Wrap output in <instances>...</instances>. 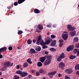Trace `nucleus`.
I'll return each mask as SVG.
<instances>
[{"label": "nucleus", "mask_w": 79, "mask_h": 79, "mask_svg": "<svg viewBox=\"0 0 79 79\" xmlns=\"http://www.w3.org/2000/svg\"><path fill=\"white\" fill-rule=\"evenodd\" d=\"M45 40H46L45 43L44 42V40H42V36L40 35L38 36V38L36 41V44L37 45H39L40 44L41 45L43 46L42 48L43 49L45 48H47L48 47L47 46H45V45H48L50 44L51 42L52 41V40L50 39V37H47L45 38Z\"/></svg>", "instance_id": "obj_1"}, {"label": "nucleus", "mask_w": 79, "mask_h": 79, "mask_svg": "<svg viewBox=\"0 0 79 79\" xmlns=\"http://www.w3.org/2000/svg\"><path fill=\"white\" fill-rule=\"evenodd\" d=\"M45 57L46 58V60L44 63V65L45 66H47L50 64L51 62V59L52 58V56H51L46 55L45 56Z\"/></svg>", "instance_id": "obj_2"}, {"label": "nucleus", "mask_w": 79, "mask_h": 79, "mask_svg": "<svg viewBox=\"0 0 79 79\" xmlns=\"http://www.w3.org/2000/svg\"><path fill=\"white\" fill-rule=\"evenodd\" d=\"M63 33H62V37L64 40H67L68 38V34H68V32L66 31H64L63 32Z\"/></svg>", "instance_id": "obj_3"}, {"label": "nucleus", "mask_w": 79, "mask_h": 79, "mask_svg": "<svg viewBox=\"0 0 79 79\" xmlns=\"http://www.w3.org/2000/svg\"><path fill=\"white\" fill-rule=\"evenodd\" d=\"M74 46L73 45H70L67 48V52H70V51H71V50H73L74 49Z\"/></svg>", "instance_id": "obj_4"}, {"label": "nucleus", "mask_w": 79, "mask_h": 79, "mask_svg": "<svg viewBox=\"0 0 79 79\" xmlns=\"http://www.w3.org/2000/svg\"><path fill=\"white\" fill-rule=\"evenodd\" d=\"M65 66V64L63 62H60L59 63V67L60 68H61L63 69L64 67Z\"/></svg>", "instance_id": "obj_5"}, {"label": "nucleus", "mask_w": 79, "mask_h": 79, "mask_svg": "<svg viewBox=\"0 0 79 79\" xmlns=\"http://www.w3.org/2000/svg\"><path fill=\"white\" fill-rule=\"evenodd\" d=\"M29 53L30 54H34L35 53V51L34 49L31 48L30 50Z\"/></svg>", "instance_id": "obj_6"}, {"label": "nucleus", "mask_w": 79, "mask_h": 79, "mask_svg": "<svg viewBox=\"0 0 79 79\" xmlns=\"http://www.w3.org/2000/svg\"><path fill=\"white\" fill-rule=\"evenodd\" d=\"M65 72L68 74H71L73 73V69H69L65 70Z\"/></svg>", "instance_id": "obj_7"}, {"label": "nucleus", "mask_w": 79, "mask_h": 79, "mask_svg": "<svg viewBox=\"0 0 79 79\" xmlns=\"http://www.w3.org/2000/svg\"><path fill=\"white\" fill-rule=\"evenodd\" d=\"M6 49H7V48L6 47H4L1 48L0 49V53H2L3 52H4V51H6Z\"/></svg>", "instance_id": "obj_8"}, {"label": "nucleus", "mask_w": 79, "mask_h": 79, "mask_svg": "<svg viewBox=\"0 0 79 79\" xmlns=\"http://www.w3.org/2000/svg\"><path fill=\"white\" fill-rule=\"evenodd\" d=\"M27 74H28V73H27L25 72H22L21 74H20V76H21V77H25V76H27Z\"/></svg>", "instance_id": "obj_9"}, {"label": "nucleus", "mask_w": 79, "mask_h": 79, "mask_svg": "<svg viewBox=\"0 0 79 79\" xmlns=\"http://www.w3.org/2000/svg\"><path fill=\"white\" fill-rule=\"evenodd\" d=\"M56 73V71H55L48 73V76H50V75H51V76H54V75H55Z\"/></svg>", "instance_id": "obj_10"}, {"label": "nucleus", "mask_w": 79, "mask_h": 79, "mask_svg": "<svg viewBox=\"0 0 79 79\" xmlns=\"http://www.w3.org/2000/svg\"><path fill=\"white\" fill-rule=\"evenodd\" d=\"M76 31H71L70 32V35L72 37H74L76 35Z\"/></svg>", "instance_id": "obj_11"}, {"label": "nucleus", "mask_w": 79, "mask_h": 79, "mask_svg": "<svg viewBox=\"0 0 79 79\" xmlns=\"http://www.w3.org/2000/svg\"><path fill=\"white\" fill-rule=\"evenodd\" d=\"M56 40H53L51 43V46H54V45H56Z\"/></svg>", "instance_id": "obj_12"}, {"label": "nucleus", "mask_w": 79, "mask_h": 79, "mask_svg": "<svg viewBox=\"0 0 79 79\" xmlns=\"http://www.w3.org/2000/svg\"><path fill=\"white\" fill-rule=\"evenodd\" d=\"M46 57H40V61L42 62V63H44V61H45V60H46Z\"/></svg>", "instance_id": "obj_13"}, {"label": "nucleus", "mask_w": 79, "mask_h": 79, "mask_svg": "<svg viewBox=\"0 0 79 79\" xmlns=\"http://www.w3.org/2000/svg\"><path fill=\"white\" fill-rule=\"evenodd\" d=\"M4 66H9L10 65V62H5L4 64Z\"/></svg>", "instance_id": "obj_14"}, {"label": "nucleus", "mask_w": 79, "mask_h": 79, "mask_svg": "<svg viewBox=\"0 0 79 79\" xmlns=\"http://www.w3.org/2000/svg\"><path fill=\"white\" fill-rule=\"evenodd\" d=\"M37 27L40 30H42L43 29V26L40 24L38 25L37 26Z\"/></svg>", "instance_id": "obj_15"}, {"label": "nucleus", "mask_w": 79, "mask_h": 79, "mask_svg": "<svg viewBox=\"0 0 79 79\" xmlns=\"http://www.w3.org/2000/svg\"><path fill=\"white\" fill-rule=\"evenodd\" d=\"M64 55V54L63 53H62L60 55V58L61 59H63V58H64V57H65Z\"/></svg>", "instance_id": "obj_16"}, {"label": "nucleus", "mask_w": 79, "mask_h": 79, "mask_svg": "<svg viewBox=\"0 0 79 79\" xmlns=\"http://www.w3.org/2000/svg\"><path fill=\"white\" fill-rule=\"evenodd\" d=\"M35 50L37 52H40L41 50V48L39 46H38L36 48H35Z\"/></svg>", "instance_id": "obj_17"}, {"label": "nucleus", "mask_w": 79, "mask_h": 79, "mask_svg": "<svg viewBox=\"0 0 79 79\" xmlns=\"http://www.w3.org/2000/svg\"><path fill=\"white\" fill-rule=\"evenodd\" d=\"M73 40L74 42H78V41L79 40V39H78V37H75L73 39Z\"/></svg>", "instance_id": "obj_18"}, {"label": "nucleus", "mask_w": 79, "mask_h": 79, "mask_svg": "<svg viewBox=\"0 0 79 79\" xmlns=\"http://www.w3.org/2000/svg\"><path fill=\"white\" fill-rule=\"evenodd\" d=\"M34 13H36V14L40 13V12L39 10H38L37 9H36L34 10Z\"/></svg>", "instance_id": "obj_19"}, {"label": "nucleus", "mask_w": 79, "mask_h": 79, "mask_svg": "<svg viewBox=\"0 0 79 79\" xmlns=\"http://www.w3.org/2000/svg\"><path fill=\"white\" fill-rule=\"evenodd\" d=\"M31 59L30 58L28 59L27 60V63H29L30 64H32V62L31 61Z\"/></svg>", "instance_id": "obj_20"}, {"label": "nucleus", "mask_w": 79, "mask_h": 79, "mask_svg": "<svg viewBox=\"0 0 79 79\" xmlns=\"http://www.w3.org/2000/svg\"><path fill=\"white\" fill-rule=\"evenodd\" d=\"M23 66L24 68L25 67H27L28 66V63L27 62H25L23 64Z\"/></svg>", "instance_id": "obj_21"}, {"label": "nucleus", "mask_w": 79, "mask_h": 79, "mask_svg": "<svg viewBox=\"0 0 79 79\" xmlns=\"http://www.w3.org/2000/svg\"><path fill=\"white\" fill-rule=\"evenodd\" d=\"M25 0H19L18 2L19 4H21V3H22L24 2Z\"/></svg>", "instance_id": "obj_22"}, {"label": "nucleus", "mask_w": 79, "mask_h": 79, "mask_svg": "<svg viewBox=\"0 0 79 79\" xmlns=\"http://www.w3.org/2000/svg\"><path fill=\"white\" fill-rule=\"evenodd\" d=\"M76 58V56H73V55H71L69 56V58L71 59H74Z\"/></svg>", "instance_id": "obj_23"}, {"label": "nucleus", "mask_w": 79, "mask_h": 79, "mask_svg": "<svg viewBox=\"0 0 79 79\" xmlns=\"http://www.w3.org/2000/svg\"><path fill=\"white\" fill-rule=\"evenodd\" d=\"M37 65L39 67H40L42 66V64L40 62H39L37 63Z\"/></svg>", "instance_id": "obj_24"}, {"label": "nucleus", "mask_w": 79, "mask_h": 79, "mask_svg": "<svg viewBox=\"0 0 79 79\" xmlns=\"http://www.w3.org/2000/svg\"><path fill=\"white\" fill-rule=\"evenodd\" d=\"M27 43L28 44H29V45H30V44H31V43H32V40H28L27 41Z\"/></svg>", "instance_id": "obj_25"}, {"label": "nucleus", "mask_w": 79, "mask_h": 79, "mask_svg": "<svg viewBox=\"0 0 79 79\" xmlns=\"http://www.w3.org/2000/svg\"><path fill=\"white\" fill-rule=\"evenodd\" d=\"M72 27V26L71 25H68L67 26V28L68 29V30L69 31L70 30V29L71 28V27Z\"/></svg>", "instance_id": "obj_26"}, {"label": "nucleus", "mask_w": 79, "mask_h": 79, "mask_svg": "<svg viewBox=\"0 0 79 79\" xmlns=\"http://www.w3.org/2000/svg\"><path fill=\"white\" fill-rule=\"evenodd\" d=\"M79 50V49H77V48L75 49L73 51L74 53H76L77 52H78Z\"/></svg>", "instance_id": "obj_27"}, {"label": "nucleus", "mask_w": 79, "mask_h": 79, "mask_svg": "<svg viewBox=\"0 0 79 79\" xmlns=\"http://www.w3.org/2000/svg\"><path fill=\"white\" fill-rule=\"evenodd\" d=\"M22 73V71L20 70H18L16 72V74H21V73Z\"/></svg>", "instance_id": "obj_28"}, {"label": "nucleus", "mask_w": 79, "mask_h": 79, "mask_svg": "<svg viewBox=\"0 0 79 79\" xmlns=\"http://www.w3.org/2000/svg\"><path fill=\"white\" fill-rule=\"evenodd\" d=\"M50 50L51 52H55V51H56V49L54 48H52L50 49Z\"/></svg>", "instance_id": "obj_29"}, {"label": "nucleus", "mask_w": 79, "mask_h": 79, "mask_svg": "<svg viewBox=\"0 0 79 79\" xmlns=\"http://www.w3.org/2000/svg\"><path fill=\"white\" fill-rule=\"evenodd\" d=\"M39 72L41 73V74H42L44 73V70L42 69H40L39 70Z\"/></svg>", "instance_id": "obj_30"}, {"label": "nucleus", "mask_w": 79, "mask_h": 79, "mask_svg": "<svg viewBox=\"0 0 79 79\" xmlns=\"http://www.w3.org/2000/svg\"><path fill=\"white\" fill-rule=\"evenodd\" d=\"M56 37V35H51V39H55Z\"/></svg>", "instance_id": "obj_31"}, {"label": "nucleus", "mask_w": 79, "mask_h": 79, "mask_svg": "<svg viewBox=\"0 0 79 79\" xmlns=\"http://www.w3.org/2000/svg\"><path fill=\"white\" fill-rule=\"evenodd\" d=\"M75 47L76 48H79V43H77V44L75 45Z\"/></svg>", "instance_id": "obj_32"}, {"label": "nucleus", "mask_w": 79, "mask_h": 79, "mask_svg": "<svg viewBox=\"0 0 79 79\" xmlns=\"http://www.w3.org/2000/svg\"><path fill=\"white\" fill-rule=\"evenodd\" d=\"M75 29V28L74 27H72L69 30V31H74V30Z\"/></svg>", "instance_id": "obj_33"}, {"label": "nucleus", "mask_w": 79, "mask_h": 79, "mask_svg": "<svg viewBox=\"0 0 79 79\" xmlns=\"http://www.w3.org/2000/svg\"><path fill=\"white\" fill-rule=\"evenodd\" d=\"M61 58H60V57H59L57 59V61H58L60 62V61H61Z\"/></svg>", "instance_id": "obj_34"}, {"label": "nucleus", "mask_w": 79, "mask_h": 79, "mask_svg": "<svg viewBox=\"0 0 79 79\" xmlns=\"http://www.w3.org/2000/svg\"><path fill=\"white\" fill-rule=\"evenodd\" d=\"M14 78L15 79H19V76H14Z\"/></svg>", "instance_id": "obj_35"}, {"label": "nucleus", "mask_w": 79, "mask_h": 79, "mask_svg": "<svg viewBox=\"0 0 79 79\" xmlns=\"http://www.w3.org/2000/svg\"><path fill=\"white\" fill-rule=\"evenodd\" d=\"M22 33H23V32L22 31H19L18 32V34L19 35L21 34H22Z\"/></svg>", "instance_id": "obj_36"}, {"label": "nucleus", "mask_w": 79, "mask_h": 79, "mask_svg": "<svg viewBox=\"0 0 79 79\" xmlns=\"http://www.w3.org/2000/svg\"><path fill=\"white\" fill-rule=\"evenodd\" d=\"M8 49L10 51H11V50H13V48H12V47H10L8 48Z\"/></svg>", "instance_id": "obj_37"}, {"label": "nucleus", "mask_w": 79, "mask_h": 79, "mask_svg": "<svg viewBox=\"0 0 79 79\" xmlns=\"http://www.w3.org/2000/svg\"><path fill=\"white\" fill-rule=\"evenodd\" d=\"M65 79H70V77L67 75L65 76Z\"/></svg>", "instance_id": "obj_38"}, {"label": "nucleus", "mask_w": 79, "mask_h": 79, "mask_svg": "<svg viewBox=\"0 0 79 79\" xmlns=\"http://www.w3.org/2000/svg\"><path fill=\"white\" fill-rule=\"evenodd\" d=\"M64 41L63 40H62V39H60L59 40V42L60 43H62Z\"/></svg>", "instance_id": "obj_39"}, {"label": "nucleus", "mask_w": 79, "mask_h": 79, "mask_svg": "<svg viewBox=\"0 0 79 79\" xmlns=\"http://www.w3.org/2000/svg\"><path fill=\"white\" fill-rule=\"evenodd\" d=\"M36 75L37 76H38L39 75H40V73L38 72H37L36 73Z\"/></svg>", "instance_id": "obj_40"}, {"label": "nucleus", "mask_w": 79, "mask_h": 79, "mask_svg": "<svg viewBox=\"0 0 79 79\" xmlns=\"http://www.w3.org/2000/svg\"><path fill=\"white\" fill-rule=\"evenodd\" d=\"M14 4L15 6H17L18 5V2H15L14 3Z\"/></svg>", "instance_id": "obj_41"}, {"label": "nucleus", "mask_w": 79, "mask_h": 79, "mask_svg": "<svg viewBox=\"0 0 79 79\" xmlns=\"http://www.w3.org/2000/svg\"><path fill=\"white\" fill-rule=\"evenodd\" d=\"M5 69L4 68H2L1 69V71H4Z\"/></svg>", "instance_id": "obj_42"}, {"label": "nucleus", "mask_w": 79, "mask_h": 79, "mask_svg": "<svg viewBox=\"0 0 79 79\" xmlns=\"http://www.w3.org/2000/svg\"><path fill=\"white\" fill-rule=\"evenodd\" d=\"M52 26V24H50V25H48L47 26V27H50Z\"/></svg>", "instance_id": "obj_43"}, {"label": "nucleus", "mask_w": 79, "mask_h": 79, "mask_svg": "<svg viewBox=\"0 0 79 79\" xmlns=\"http://www.w3.org/2000/svg\"><path fill=\"white\" fill-rule=\"evenodd\" d=\"M3 58V56L1 54V53H0V59H1Z\"/></svg>", "instance_id": "obj_44"}, {"label": "nucleus", "mask_w": 79, "mask_h": 79, "mask_svg": "<svg viewBox=\"0 0 79 79\" xmlns=\"http://www.w3.org/2000/svg\"><path fill=\"white\" fill-rule=\"evenodd\" d=\"M62 46H63V44L61 43L59 44V47H62Z\"/></svg>", "instance_id": "obj_45"}, {"label": "nucleus", "mask_w": 79, "mask_h": 79, "mask_svg": "<svg viewBox=\"0 0 79 79\" xmlns=\"http://www.w3.org/2000/svg\"><path fill=\"white\" fill-rule=\"evenodd\" d=\"M16 68H17V69H19V65H18L17 66Z\"/></svg>", "instance_id": "obj_46"}, {"label": "nucleus", "mask_w": 79, "mask_h": 79, "mask_svg": "<svg viewBox=\"0 0 79 79\" xmlns=\"http://www.w3.org/2000/svg\"><path fill=\"white\" fill-rule=\"evenodd\" d=\"M36 32H38V33H39V32H40V31L38 30H36Z\"/></svg>", "instance_id": "obj_47"}, {"label": "nucleus", "mask_w": 79, "mask_h": 79, "mask_svg": "<svg viewBox=\"0 0 79 79\" xmlns=\"http://www.w3.org/2000/svg\"><path fill=\"white\" fill-rule=\"evenodd\" d=\"M13 65V63H11V64H10V66H12Z\"/></svg>", "instance_id": "obj_48"}, {"label": "nucleus", "mask_w": 79, "mask_h": 79, "mask_svg": "<svg viewBox=\"0 0 79 79\" xmlns=\"http://www.w3.org/2000/svg\"><path fill=\"white\" fill-rule=\"evenodd\" d=\"M62 75L61 74L59 73L58 74V77H61V76Z\"/></svg>", "instance_id": "obj_49"}, {"label": "nucleus", "mask_w": 79, "mask_h": 79, "mask_svg": "<svg viewBox=\"0 0 79 79\" xmlns=\"http://www.w3.org/2000/svg\"><path fill=\"white\" fill-rule=\"evenodd\" d=\"M21 46L18 47V49L19 50L21 49Z\"/></svg>", "instance_id": "obj_50"}, {"label": "nucleus", "mask_w": 79, "mask_h": 79, "mask_svg": "<svg viewBox=\"0 0 79 79\" xmlns=\"http://www.w3.org/2000/svg\"><path fill=\"white\" fill-rule=\"evenodd\" d=\"M44 53L45 54H46V55H47L48 53V52H47V51H45Z\"/></svg>", "instance_id": "obj_51"}, {"label": "nucleus", "mask_w": 79, "mask_h": 79, "mask_svg": "<svg viewBox=\"0 0 79 79\" xmlns=\"http://www.w3.org/2000/svg\"><path fill=\"white\" fill-rule=\"evenodd\" d=\"M34 72H35V71L34 70H32L31 71V73H34Z\"/></svg>", "instance_id": "obj_52"}, {"label": "nucleus", "mask_w": 79, "mask_h": 79, "mask_svg": "<svg viewBox=\"0 0 79 79\" xmlns=\"http://www.w3.org/2000/svg\"><path fill=\"white\" fill-rule=\"evenodd\" d=\"M33 43H35V42H36V41L35 40H33Z\"/></svg>", "instance_id": "obj_53"}, {"label": "nucleus", "mask_w": 79, "mask_h": 79, "mask_svg": "<svg viewBox=\"0 0 79 79\" xmlns=\"http://www.w3.org/2000/svg\"><path fill=\"white\" fill-rule=\"evenodd\" d=\"M10 8H11V6H10L9 7H8V10H10Z\"/></svg>", "instance_id": "obj_54"}, {"label": "nucleus", "mask_w": 79, "mask_h": 79, "mask_svg": "<svg viewBox=\"0 0 79 79\" xmlns=\"http://www.w3.org/2000/svg\"><path fill=\"white\" fill-rule=\"evenodd\" d=\"M49 34H50V32H49V31L48 32L47 35H49Z\"/></svg>", "instance_id": "obj_55"}, {"label": "nucleus", "mask_w": 79, "mask_h": 79, "mask_svg": "<svg viewBox=\"0 0 79 79\" xmlns=\"http://www.w3.org/2000/svg\"><path fill=\"white\" fill-rule=\"evenodd\" d=\"M50 78H52V77H53V76H50Z\"/></svg>", "instance_id": "obj_56"}, {"label": "nucleus", "mask_w": 79, "mask_h": 79, "mask_svg": "<svg viewBox=\"0 0 79 79\" xmlns=\"http://www.w3.org/2000/svg\"><path fill=\"white\" fill-rule=\"evenodd\" d=\"M2 72H0V75H2Z\"/></svg>", "instance_id": "obj_57"}, {"label": "nucleus", "mask_w": 79, "mask_h": 79, "mask_svg": "<svg viewBox=\"0 0 79 79\" xmlns=\"http://www.w3.org/2000/svg\"><path fill=\"white\" fill-rule=\"evenodd\" d=\"M53 27H56V25H53Z\"/></svg>", "instance_id": "obj_58"}, {"label": "nucleus", "mask_w": 79, "mask_h": 79, "mask_svg": "<svg viewBox=\"0 0 79 79\" xmlns=\"http://www.w3.org/2000/svg\"><path fill=\"white\" fill-rule=\"evenodd\" d=\"M43 79H45V77H43Z\"/></svg>", "instance_id": "obj_59"}, {"label": "nucleus", "mask_w": 79, "mask_h": 79, "mask_svg": "<svg viewBox=\"0 0 79 79\" xmlns=\"http://www.w3.org/2000/svg\"><path fill=\"white\" fill-rule=\"evenodd\" d=\"M78 8H79V5H78Z\"/></svg>", "instance_id": "obj_60"}, {"label": "nucleus", "mask_w": 79, "mask_h": 79, "mask_svg": "<svg viewBox=\"0 0 79 79\" xmlns=\"http://www.w3.org/2000/svg\"><path fill=\"white\" fill-rule=\"evenodd\" d=\"M21 70H23V69H21Z\"/></svg>", "instance_id": "obj_61"}, {"label": "nucleus", "mask_w": 79, "mask_h": 79, "mask_svg": "<svg viewBox=\"0 0 79 79\" xmlns=\"http://www.w3.org/2000/svg\"><path fill=\"white\" fill-rule=\"evenodd\" d=\"M0 79H4L3 78H0Z\"/></svg>", "instance_id": "obj_62"}, {"label": "nucleus", "mask_w": 79, "mask_h": 79, "mask_svg": "<svg viewBox=\"0 0 79 79\" xmlns=\"http://www.w3.org/2000/svg\"><path fill=\"white\" fill-rule=\"evenodd\" d=\"M29 76H30V75H29Z\"/></svg>", "instance_id": "obj_63"}]
</instances>
